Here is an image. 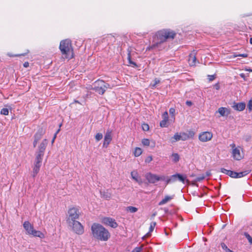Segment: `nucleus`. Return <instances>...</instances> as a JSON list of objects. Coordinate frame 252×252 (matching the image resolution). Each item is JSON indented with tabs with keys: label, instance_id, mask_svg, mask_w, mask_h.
<instances>
[{
	"label": "nucleus",
	"instance_id": "1",
	"mask_svg": "<svg viewBox=\"0 0 252 252\" xmlns=\"http://www.w3.org/2000/svg\"><path fill=\"white\" fill-rule=\"evenodd\" d=\"M176 33L170 29H163L157 32L153 37V44L148 47L147 50H150L156 48L161 49V44L168 39H173Z\"/></svg>",
	"mask_w": 252,
	"mask_h": 252
},
{
	"label": "nucleus",
	"instance_id": "2",
	"mask_svg": "<svg viewBox=\"0 0 252 252\" xmlns=\"http://www.w3.org/2000/svg\"><path fill=\"white\" fill-rule=\"evenodd\" d=\"M91 231L93 237L102 241H106L110 237V233L102 225L94 223L91 226Z\"/></svg>",
	"mask_w": 252,
	"mask_h": 252
},
{
	"label": "nucleus",
	"instance_id": "3",
	"mask_svg": "<svg viewBox=\"0 0 252 252\" xmlns=\"http://www.w3.org/2000/svg\"><path fill=\"white\" fill-rule=\"evenodd\" d=\"M59 48L63 59L70 60L73 58V48L70 40L67 39L62 40Z\"/></svg>",
	"mask_w": 252,
	"mask_h": 252
},
{
	"label": "nucleus",
	"instance_id": "4",
	"mask_svg": "<svg viewBox=\"0 0 252 252\" xmlns=\"http://www.w3.org/2000/svg\"><path fill=\"white\" fill-rule=\"evenodd\" d=\"M110 85L101 80L95 81L91 89L94 91L99 94H103L106 89H110Z\"/></svg>",
	"mask_w": 252,
	"mask_h": 252
},
{
	"label": "nucleus",
	"instance_id": "5",
	"mask_svg": "<svg viewBox=\"0 0 252 252\" xmlns=\"http://www.w3.org/2000/svg\"><path fill=\"white\" fill-rule=\"evenodd\" d=\"M72 227V231L78 235H82L84 232V227L78 221H73L68 223Z\"/></svg>",
	"mask_w": 252,
	"mask_h": 252
},
{
	"label": "nucleus",
	"instance_id": "6",
	"mask_svg": "<svg viewBox=\"0 0 252 252\" xmlns=\"http://www.w3.org/2000/svg\"><path fill=\"white\" fill-rule=\"evenodd\" d=\"M68 217L67 219L68 223L73 221H76V220L79 218L80 215L79 209L75 207L69 209L68 211Z\"/></svg>",
	"mask_w": 252,
	"mask_h": 252
},
{
	"label": "nucleus",
	"instance_id": "7",
	"mask_svg": "<svg viewBox=\"0 0 252 252\" xmlns=\"http://www.w3.org/2000/svg\"><path fill=\"white\" fill-rule=\"evenodd\" d=\"M102 222L106 225L111 227L112 228H115L118 227V224L116 220L111 218L105 217L102 219Z\"/></svg>",
	"mask_w": 252,
	"mask_h": 252
},
{
	"label": "nucleus",
	"instance_id": "8",
	"mask_svg": "<svg viewBox=\"0 0 252 252\" xmlns=\"http://www.w3.org/2000/svg\"><path fill=\"white\" fill-rule=\"evenodd\" d=\"M213 137L211 132L208 131L203 132L199 135V139L203 142L210 140Z\"/></svg>",
	"mask_w": 252,
	"mask_h": 252
},
{
	"label": "nucleus",
	"instance_id": "9",
	"mask_svg": "<svg viewBox=\"0 0 252 252\" xmlns=\"http://www.w3.org/2000/svg\"><path fill=\"white\" fill-rule=\"evenodd\" d=\"M233 150H232V156L233 158L239 160L242 158V156L241 155L240 149L238 148L235 147V144H232L231 145Z\"/></svg>",
	"mask_w": 252,
	"mask_h": 252
},
{
	"label": "nucleus",
	"instance_id": "10",
	"mask_svg": "<svg viewBox=\"0 0 252 252\" xmlns=\"http://www.w3.org/2000/svg\"><path fill=\"white\" fill-rule=\"evenodd\" d=\"M146 178L150 183L154 184L158 182V175L156 174L148 173L146 175Z\"/></svg>",
	"mask_w": 252,
	"mask_h": 252
},
{
	"label": "nucleus",
	"instance_id": "11",
	"mask_svg": "<svg viewBox=\"0 0 252 252\" xmlns=\"http://www.w3.org/2000/svg\"><path fill=\"white\" fill-rule=\"evenodd\" d=\"M23 226L28 234L31 235L34 230L33 226L28 221H26L23 224Z\"/></svg>",
	"mask_w": 252,
	"mask_h": 252
},
{
	"label": "nucleus",
	"instance_id": "12",
	"mask_svg": "<svg viewBox=\"0 0 252 252\" xmlns=\"http://www.w3.org/2000/svg\"><path fill=\"white\" fill-rule=\"evenodd\" d=\"M111 140H112L111 131H107L105 135V136H104L103 147H107L108 146V145L110 144Z\"/></svg>",
	"mask_w": 252,
	"mask_h": 252
},
{
	"label": "nucleus",
	"instance_id": "13",
	"mask_svg": "<svg viewBox=\"0 0 252 252\" xmlns=\"http://www.w3.org/2000/svg\"><path fill=\"white\" fill-rule=\"evenodd\" d=\"M232 107L235 110L242 111L245 109L246 107V104L244 102H234Z\"/></svg>",
	"mask_w": 252,
	"mask_h": 252
},
{
	"label": "nucleus",
	"instance_id": "14",
	"mask_svg": "<svg viewBox=\"0 0 252 252\" xmlns=\"http://www.w3.org/2000/svg\"><path fill=\"white\" fill-rule=\"evenodd\" d=\"M47 144L48 141L47 139H45L43 140V141L39 146L38 151L37 152L44 154V152L46 149Z\"/></svg>",
	"mask_w": 252,
	"mask_h": 252
},
{
	"label": "nucleus",
	"instance_id": "15",
	"mask_svg": "<svg viewBox=\"0 0 252 252\" xmlns=\"http://www.w3.org/2000/svg\"><path fill=\"white\" fill-rule=\"evenodd\" d=\"M220 171L224 173L228 176H229L231 178H236V175H237V172L229 170H227L225 168H221L220 169Z\"/></svg>",
	"mask_w": 252,
	"mask_h": 252
},
{
	"label": "nucleus",
	"instance_id": "16",
	"mask_svg": "<svg viewBox=\"0 0 252 252\" xmlns=\"http://www.w3.org/2000/svg\"><path fill=\"white\" fill-rule=\"evenodd\" d=\"M131 176L132 178L137 182L139 185H141L143 183V181L140 177H139L136 171H132L131 172Z\"/></svg>",
	"mask_w": 252,
	"mask_h": 252
},
{
	"label": "nucleus",
	"instance_id": "17",
	"mask_svg": "<svg viewBox=\"0 0 252 252\" xmlns=\"http://www.w3.org/2000/svg\"><path fill=\"white\" fill-rule=\"evenodd\" d=\"M188 61L190 65L193 66L195 65L196 63V58L194 52H193L189 54Z\"/></svg>",
	"mask_w": 252,
	"mask_h": 252
},
{
	"label": "nucleus",
	"instance_id": "18",
	"mask_svg": "<svg viewBox=\"0 0 252 252\" xmlns=\"http://www.w3.org/2000/svg\"><path fill=\"white\" fill-rule=\"evenodd\" d=\"M44 154L37 152L34 164L36 165H41L43 157Z\"/></svg>",
	"mask_w": 252,
	"mask_h": 252
},
{
	"label": "nucleus",
	"instance_id": "19",
	"mask_svg": "<svg viewBox=\"0 0 252 252\" xmlns=\"http://www.w3.org/2000/svg\"><path fill=\"white\" fill-rule=\"evenodd\" d=\"M218 112L220 114V116H228L230 113V110L225 107H220L218 109Z\"/></svg>",
	"mask_w": 252,
	"mask_h": 252
},
{
	"label": "nucleus",
	"instance_id": "20",
	"mask_svg": "<svg viewBox=\"0 0 252 252\" xmlns=\"http://www.w3.org/2000/svg\"><path fill=\"white\" fill-rule=\"evenodd\" d=\"M100 195L101 197L107 199L109 200L111 198L112 194L108 190H104V191H100Z\"/></svg>",
	"mask_w": 252,
	"mask_h": 252
},
{
	"label": "nucleus",
	"instance_id": "21",
	"mask_svg": "<svg viewBox=\"0 0 252 252\" xmlns=\"http://www.w3.org/2000/svg\"><path fill=\"white\" fill-rule=\"evenodd\" d=\"M174 195L171 196L166 195L165 197L158 203V205L161 206L166 204L172 200L174 198Z\"/></svg>",
	"mask_w": 252,
	"mask_h": 252
},
{
	"label": "nucleus",
	"instance_id": "22",
	"mask_svg": "<svg viewBox=\"0 0 252 252\" xmlns=\"http://www.w3.org/2000/svg\"><path fill=\"white\" fill-rule=\"evenodd\" d=\"M44 133V131L42 128L39 129L38 131L34 135V140L39 141L42 138Z\"/></svg>",
	"mask_w": 252,
	"mask_h": 252
},
{
	"label": "nucleus",
	"instance_id": "23",
	"mask_svg": "<svg viewBox=\"0 0 252 252\" xmlns=\"http://www.w3.org/2000/svg\"><path fill=\"white\" fill-rule=\"evenodd\" d=\"M176 174L171 176L169 178H167L166 180V184H168L171 183H174L177 181Z\"/></svg>",
	"mask_w": 252,
	"mask_h": 252
},
{
	"label": "nucleus",
	"instance_id": "24",
	"mask_svg": "<svg viewBox=\"0 0 252 252\" xmlns=\"http://www.w3.org/2000/svg\"><path fill=\"white\" fill-rule=\"evenodd\" d=\"M34 236V237H38L40 238H44V234L40 231L36 230L34 229L32 233L31 234Z\"/></svg>",
	"mask_w": 252,
	"mask_h": 252
},
{
	"label": "nucleus",
	"instance_id": "25",
	"mask_svg": "<svg viewBox=\"0 0 252 252\" xmlns=\"http://www.w3.org/2000/svg\"><path fill=\"white\" fill-rule=\"evenodd\" d=\"M40 167H41V165H36V164H34V166L33 168V171H32V176L33 177H35L36 176V175L37 174V173H38V172L40 170Z\"/></svg>",
	"mask_w": 252,
	"mask_h": 252
},
{
	"label": "nucleus",
	"instance_id": "26",
	"mask_svg": "<svg viewBox=\"0 0 252 252\" xmlns=\"http://www.w3.org/2000/svg\"><path fill=\"white\" fill-rule=\"evenodd\" d=\"M103 40H106L107 42H114L115 41V38L114 36L112 34H108L105 37L103 38Z\"/></svg>",
	"mask_w": 252,
	"mask_h": 252
},
{
	"label": "nucleus",
	"instance_id": "27",
	"mask_svg": "<svg viewBox=\"0 0 252 252\" xmlns=\"http://www.w3.org/2000/svg\"><path fill=\"white\" fill-rule=\"evenodd\" d=\"M250 173V171L249 170H245L242 172H240L238 173L237 175H236V178H240L243 177L246 175H247Z\"/></svg>",
	"mask_w": 252,
	"mask_h": 252
},
{
	"label": "nucleus",
	"instance_id": "28",
	"mask_svg": "<svg viewBox=\"0 0 252 252\" xmlns=\"http://www.w3.org/2000/svg\"><path fill=\"white\" fill-rule=\"evenodd\" d=\"M176 175L177 177V180L182 182L183 183H185V182L186 179V176H185V175L184 176V175L179 174V173H177Z\"/></svg>",
	"mask_w": 252,
	"mask_h": 252
},
{
	"label": "nucleus",
	"instance_id": "29",
	"mask_svg": "<svg viewBox=\"0 0 252 252\" xmlns=\"http://www.w3.org/2000/svg\"><path fill=\"white\" fill-rule=\"evenodd\" d=\"M138 209L135 207L128 206L126 208V211H128L130 213H133L137 211Z\"/></svg>",
	"mask_w": 252,
	"mask_h": 252
},
{
	"label": "nucleus",
	"instance_id": "30",
	"mask_svg": "<svg viewBox=\"0 0 252 252\" xmlns=\"http://www.w3.org/2000/svg\"><path fill=\"white\" fill-rule=\"evenodd\" d=\"M172 161L174 162H178L180 159V156L177 153H173L172 155Z\"/></svg>",
	"mask_w": 252,
	"mask_h": 252
},
{
	"label": "nucleus",
	"instance_id": "31",
	"mask_svg": "<svg viewBox=\"0 0 252 252\" xmlns=\"http://www.w3.org/2000/svg\"><path fill=\"white\" fill-rule=\"evenodd\" d=\"M142 153V149L140 148H136L134 151V155L135 157L139 156Z\"/></svg>",
	"mask_w": 252,
	"mask_h": 252
},
{
	"label": "nucleus",
	"instance_id": "32",
	"mask_svg": "<svg viewBox=\"0 0 252 252\" xmlns=\"http://www.w3.org/2000/svg\"><path fill=\"white\" fill-rule=\"evenodd\" d=\"M156 225V222H154L153 221V222H152L151 223L150 227V228H149V232L147 234V236H148L149 235V234L154 230Z\"/></svg>",
	"mask_w": 252,
	"mask_h": 252
},
{
	"label": "nucleus",
	"instance_id": "33",
	"mask_svg": "<svg viewBox=\"0 0 252 252\" xmlns=\"http://www.w3.org/2000/svg\"><path fill=\"white\" fill-rule=\"evenodd\" d=\"M220 246L222 248V249L226 252H234L229 249H228L227 246L224 243H221Z\"/></svg>",
	"mask_w": 252,
	"mask_h": 252
},
{
	"label": "nucleus",
	"instance_id": "34",
	"mask_svg": "<svg viewBox=\"0 0 252 252\" xmlns=\"http://www.w3.org/2000/svg\"><path fill=\"white\" fill-rule=\"evenodd\" d=\"M154 82V83H151L150 85L152 89H154L156 88V85L160 82V80L158 78H155Z\"/></svg>",
	"mask_w": 252,
	"mask_h": 252
},
{
	"label": "nucleus",
	"instance_id": "35",
	"mask_svg": "<svg viewBox=\"0 0 252 252\" xmlns=\"http://www.w3.org/2000/svg\"><path fill=\"white\" fill-rule=\"evenodd\" d=\"M244 235L248 239L250 244H252V237L250 235V234L247 232H245L244 233Z\"/></svg>",
	"mask_w": 252,
	"mask_h": 252
},
{
	"label": "nucleus",
	"instance_id": "36",
	"mask_svg": "<svg viewBox=\"0 0 252 252\" xmlns=\"http://www.w3.org/2000/svg\"><path fill=\"white\" fill-rule=\"evenodd\" d=\"M181 140L185 141L189 139V136H187V133L185 132L181 133Z\"/></svg>",
	"mask_w": 252,
	"mask_h": 252
},
{
	"label": "nucleus",
	"instance_id": "37",
	"mask_svg": "<svg viewBox=\"0 0 252 252\" xmlns=\"http://www.w3.org/2000/svg\"><path fill=\"white\" fill-rule=\"evenodd\" d=\"M168 120L163 119L160 122V126L161 127H165L167 126V122Z\"/></svg>",
	"mask_w": 252,
	"mask_h": 252
},
{
	"label": "nucleus",
	"instance_id": "38",
	"mask_svg": "<svg viewBox=\"0 0 252 252\" xmlns=\"http://www.w3.org/2000/svg\"><path fill=\"white\" fill-rule=\"evenodd\" d=\"M173 138H174L175 139V141H174L173 142L177 141H179V140H181V134H179L178 133H176L174 135Z\"/></svg>",
	"mask_w": 252,
	"mask_h": 252
},
{
	"label": "nucleus",
	"instance_id": "39",
	"mask_svg": "<svg viewBox=\"0 0 252 252\" xmlns=\"http://www.w3.org/2000/svg\"><path fill=\"white\" fill-rule=\"evenodd\" d=\"M9 113V110L7 108H2L1 110L0 114L4 115H8Z\"/></svg>",
	"mask_w": 252,
	"mask_h": 252
},
{
	"label": "nucleus",
	"instance_id": "40",
	"mask_svg": "<svg viewBox=\"0 0 252 252\" xmlns=\"http://www.w3.org/2000/svg\"><path fill=\"white\" fill-rule=\"evenodd\" d=\"M102 137L103 135L102 133H97L95 136V138L97 141H98L100 140H101L102 138Z\"/></svg>",
	"mask_w": 252,
	"mask_h": 252
},
{
	"label": "nucleus",
	"instance_id": "41",
	"mask_svg": "<svg viewBox=\"0 0 252 252\" xmlns=\"http://www.w3.org/2000/svg\"><path fill=\"white\" fill-rule=\"evenodd\" d=\"M142 143L144 146H149L150 145V140L148 139H143L142 141Z\"/></svg>",
	"mask_w": 252,
	"mask_h": 252
},
{
	"label": "nucleus",
	"instance_id": "42",
	"mask_svg": "<svg viewBox=\"0 0 252 252\" xmlns=\"http://www.w3.org/2000/svg\"><path fill=\"white\" fill-rule=\"evenodd\" d=\"M142 127L144 131H148L149 129V126L147 124H143L142 125Z\"/></svg>",
	"mask_w": 252,
	"mask_h": 252
},
{
	"label": "nucleus",
	"instance_id": "43",
	"mask_svg": "<svg viewBox=\"0 0 252 252\" xmlns=\"http://www.w3.org/2000/svg\"><path fill=\"white\" fill-rule=\"evenodd\" d=\"M158 181H165L166 182V180L167 178H168V177H166V176H164V175H162V176H159L158 175Z\"/></svg>",
	"mask_w": 252,
	"mask_h": 252
},
{
	"label": "nucleus",
	"instance_id": "44",
	"mask_svg": "<svg viewBox=\"0 0 252 252\" xmlns=\"http://www.w3.org/2000/svg\"><path fill=\"white\" fill-rule=\"evenodd\" d=\"M205 176L203 175H200L198 177H197L195 179V182H200V181H202L203 180H204L205 179Z\"/></svg>",
	"mask_w": 252,
	"mask_h": 252
},
{
	"label": "nucleus",
	"instance_id": "45",
	"mask_svg": "<svg viewBox=\"0 0 252 252\" xmlns=\"http://www.w3.org/2000/svg\"><path fill=\"white\" fill-rule=\"evenodd\" d=\"M188 136H189V139L190 138H192L194 135V132L190 130L188 131V133H186Z\"/></svg>",
	"mask_w": 252,
	"mask_h": 252
},
{
	"label": "nucleus",
	"instance_id": "46",
	"mask_svg": "<svg viewBox=\"0 0 252 252\" xmlns=\"http://www.w3.org/2000/svg\"><path fill=\"white\" fill-rule=\"evenodd\" d=\"M142 250V247H138L135 248L131 252H141Z\"/></svg>",
	"mask_w": 252,
	"mask_h": 252
},
{
	"label": "nucleus",
	"instance_id": "47",
	"mask_svg": "<svg viewBox=\"0 0 252 252\" xmlns=\"http://www.w3.org/2000/svg\"><path fill=\"white\" fill-rule=\"evenodd\" d=\"M234 57H241L243 58H247L248 56V55L247 54H234Z\"/></svg>",
	"mask_w": 252,
	"mask_h": 252
},
{
	"label": "nucleus",
	"instance_id": "48",
	"mask_svg": "<svg viewBox=\"0 0 252 252\" xmlns=\"http://www.w3.org/2000/svg\"><path fill=\"white\" fill-rule=\"evenodd\" d=\"M163 119L168 120V115L167 111L164 112L162 115Z\"/></svg>",
	"mask_w": 252,
	"mask_h": 252
},
{
	"label": "nucleus",
	"instance_id": "49",
	"mask_svg": "<svg viewBox=\"0 0 252 252\" xmlns=\"http://www.w3.org/2000/svg\"><path fill=\"white\" fill-rule=\"evenodd\" d=\"M247 107L250 111H251L252 110V100H249V101L248 103Z\"/></svg>",
	"mask_w": 252,
	"mask_h": 252
},
{
	"label": "nucleus",
	"instance_id": "50",
	"mask_svg": "<svg viewBox=\"0 0 252 252\" xmlns=\"http://www.w3.org/2000/svg\"><path fill=\"white\" fill-rule=\"evenodd\" d=\"M128 60H129V63L130 64L133 65L134 66H137L136 63L135 62H132V61H131L130 57V55L129 54L128 55Z\"/></svg>",
	"mask_w": 252,
	"mask_h": 252
},
{
	"label": "nucleus",
	"instance_id": "51",
	"mask_svg": "<svg viewBox=\"0 0 252 252\" xmlns=\"http://www.w3.org/2000/svg\"><path fill=\"white\" fill-rule=\"evenodd\" d=\"M215 76L214 75H208V79L210 81H212L214 80L215 79Z\"/></svg>",
	"mask_w": 252,
	"mask_h": 252
},
{
	"label": "nucleus",
	"instance_id": "52",
	"mask_svg": "<svg viewBox=\"0 0 252 252\" xmlns=\"http://www.w3.org/2000/svg\"><path fill=\"white\" fill-rule=\"evenodd\" d=\"M175 113V109L173 108H171L169 109V113L172 116H174Z\"/></svg>",
	"mask_w": 252,
	"mask_h": 252
},
{
	"label": "nucleus",
	"instance_id": "53",
	"mask_svg": "<svg viewBox=\"0 0 252 252\" xmlns=\"http://www.w3.org/2000/svg\"><path fill=\"white\" fill-rule=\"evenodd\" d=\"M153 158H152V157L151 156H150V157H148L146 159H145V162H150V161H151L152 160Z\"/></svg>",
	"mask_w": 252,
	"mask_h": 252
},
{
	"label": "nucleus",
	"instance_id": "54",
	"mask_svg": "<svg viewBox=\"0 0 252 252\" xmlns=\"http://www.w3.org/2000/svg\"><path fill=\"white\" fill-rule=\"evenodd\" d=\"M214 88L217 90H219L220 89V84L219 83H216V84L214 85Z\"/></svg>",
	"mask_w": 252,
	"mask_h": 252
},
{
	"label": "nucleus",
	"instance_id": "55",
	"mask_svg": "<svg viewBox=\"0 0 252 252\" xmlns=\"http://www.w3.org/2000/svg\"><path fill=\"white\" fill-rule=\"evenodd\" d=\"M60 131V129H59L56 132V133L54 134V137L53 138V139L52 140V143H54V140L55 139V138H56V135L57 134V133L59 132V131Z\"/></svg>",
	"mask_w": 252,
	"mask_h": 252
},
{
	"label": "nucleus",
	"instance_id": "56",
	"mask_svg": "<svg viewBox=\"0 0 252 252\" xmlns=\"http://www.w3.org/2000/svg\"><path fill=\"white\" fill-rule=\"evenodd\" d=\"M186 103L189 106H191L192 105V102L191 101H189V100H187L186 102Z\"/></svg>",
	"mask_w": 252,
	"mask_h": 252
},
{
	"label": "nucleus",
	"instance_id": "57",
	"mask_svg": "<svg viewBox=\"0 0 252 252\" xmlns=\"http://www.w3.org/2000/svg\"><path fill=\"white\" fill-rule=\"evenodd\" d=\"M25 67H28L29 66V63L28 62H25L23 64Z\"/></svg>",
	"mask_w": 252,
	"mask_h": 252
},
{
	"label": "nucleus",
	"instance_id": "58",
	"mask_svg": "<svg viewBox=\"0 0 252 252\" xmlns=\"http://www.w3.org/2000/svg\"><path fill=\"white\" fill-rule=\"evenodd\" d=\"M240 76L241 78H243L244 80H246V76H245V74L244 73H241L240 74Z\"/></svg>",
	"mask_w": 252,
	"mask_h": 252
},
{
	"label": "nucleus",
	"instance_id": "59",
	"mask_svg": "<svg viewBox=\"0 0 252 252\" xmlns=\"http://www.w3.org/2000/svg\"><path fill=\"white\" fill-rule=\"evenodd\" d=\"M38 141L35 140H34V141H33V147H35L36 145H37V143Z\"/></svg>",
	"mask_w": 252,
	"mask_h": 252
},
{
	"label": "nucleus",
	"instance_id": "60",
	"mask_svg": "<svg viewBox=\"0 0 252 252\" xmlns=\"http://www.w3.org/2000/svg\"><path fill=\"white\" fill-rule=\"evenodd\" d=\"M211 175V172L210 171H207L206 172V176L208 177V176H210Z\"/></svg>",
	"mask_w": 252,
	"mask_h": 252
},
{
	"label": "nucleus",
	"instance_id": "61",
	"mask_svg": "<svg viewBox=\"0 0 252 252\" xmlns=\"http://www.w3.org/2000/svg\"><path fill=\"white\" fill-rule=\"evenodd\" d=\"M250 42L251 44H252V37L250 38Z\"/></svg>",
	"mask_w": 252,
	"mask_h": 252
},
{
	"label": "nucleus",
	"instance_id": "62",
	"mask_svg": "<svg viewBox=\"0 0 252 252\" xmlns=\"http://www.w3.org/2000/svg\"><path fill=\"white\" fill-rule=\"evenodd\" d=\"M246 70L252 72V69H250H250H246Z\"/></svg>",
	"mask_w": 252,
	"mask_h": 252
},
{
	"label": "nucleus",
	"instance_id": "63",
	"mask_svg": "<svg viewBox=\"0 0 252 252\" xmlns=\"http://www.w3.org/2000/svg\"><path fill=\"white\" fill-rule=\"evenodd\" d=\"M198 196H199V197H202V196H203V195H202V194H200V195H198Z\"/></svg>",
	"mask_w": 252,
	"mask_h": 252
},
{
	"label": "nucleus",
	"instance_id": "64",
	"mask_svg": "<svg viewBox=\"0 0 252 252\" xmlns=\"http://www.w3.org/2000/svg\"><path fill=\"white\" fill-rule=\"evenodd\" d=\"M191 177H193V176H194V175L193 174H192V175H191Z\"/></svg>",
	"mask_w": 252,
	"mask_h": 252
}]
</instances>
